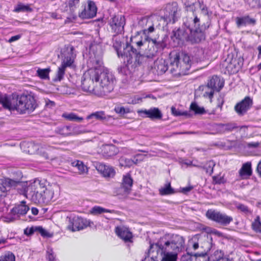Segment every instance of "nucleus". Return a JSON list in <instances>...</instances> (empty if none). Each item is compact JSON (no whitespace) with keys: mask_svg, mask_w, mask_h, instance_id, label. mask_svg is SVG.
I'll return each mask as SVG.
<instances>
[{"mask_svg":"<svg viewBox=\"0 0 261 261\" xmlns=\"http://www.w3.org/2000/svg\"><path fill=\"white\" fill-rule=\"evenodd\" d=\"M37 106L36 100L31 95L14 93L7 95L0 93V108L11 113L16 111L19 114H29L33 112Z\"/></svg>","mask_w":261,"mask_h":261,"instance_id":"1","label":"nucleus"},{"mask_svg":"<svg viewBox=\"0 0 261 261\" xmlns=\"http://www.w3.org/2000/svg\"><path fill=\"white\" fill-rule=\"evenodd\" d=\"M210 247L207 236L196 234L189 240L186 248L187 253L182 255L180 261H196L197 257H203L206 260L207 252Z\"/></svg>","mask_w":261,"mask_h":261,"instance_id":"2","label":"nucleus"},{"mask_svg":"<svg viewBox=\"0 0 261 261\" xmlns=\"http://www.w3.org/2000/svg\"><path fill=\"white\" fill-rule=\"evenodd\" d=\"M199 22L197 16L194 18L187 17L183 19L182 29L180 30L183 40L197 43L204 39V35L199 28Z\"/></svg>","mask_w":261,"mask_h":261,"instance_id":"3","label":"nucleus"},{"mask_svg":"<svg viewBox=\"0 0 261 261\" xmlns=\"http://www.w3.org/2000/svg\"><path fill=\"white\" fill-rule=\"evenodd\" d=\"M96 71V83L99 86L95 87V94L103 96L111 93L114 89L116 83L114 75L107 70Z\"/></svg>","mask_w":261,"mask_h":261,"instance_id":"4","label":"nucleus"},{"mask_svg":"<svg viewBox=\"0 0 261 261\" xmlns=\"http://www.w3.org/2000/svg\"><path fill=\"white\" fill-rule=\"evenodd\" d=\"M61 56L62 62L60 66L58 67L56 76L53 79L55 82L63 80L66 68L71 66L73 64L76 56L74 53V48L72 46L66 47L63 50Z\"/></svg>","mask_w":261,"mask_h":261,"instance_id":"5","label":"nucleus"},{"mask_svg":"<svg viewBox=\"0 0 261 261\" xmlns=\"http://www.w3.org/2000/svg\"><path fill=\"white\" fill-rule=\"evenodd\" d=\"M41 182L39 179H36L26 187L24 195L35 203L44 204L41 190Z\"/></svg>","mask_w":261,"mask_h":261,"instance_id":"6","label":"nucleus"},{"mask_svg":"<svg viewBox=\"0 0 261 261\" xmlns=\"http://www.w3.org/2000/svg\"><path fill=\"white\" fill-rule=\"evenodd\" d=\"M149 40H146L144 39V40L142 39L137 41H134L133 40H131L133 44H135L137 48H135L133 45L129 44L128 43H126L125 47L123 48V56H124V57L126 58V61L128 63H134L136 64H140L141 62L140 59L138 61H136L135 58H132L133 56H132V53L133 51L135 53L140 52L144 53L143 47L146 46Z\"/></svg>","mask_w":261,"mask_h":261,"instance_id":"7","label":"nucleus"},{"mask_svg":"<svg viewBox=\"0 0 261 261\" xmlns=\"http://www.w3.org/2000/svg\"><path fill=\"white\" fill-rule=\"evenodd\" d=\"M97 7L91 0L82 1L81 8L79 9L78 16L82 19H90L96 15Z\"/></svg>","mask_w":261,"mask_h":261,"instance_id":"8","label":"nucleus"},{"mask_svg":"<svg viewBox=\"0 0 261 261\" xmlns=\"http://www.w3.org/2000/svg\"><path fill=\"white\" fill-rule=\"evenodd\" d=\"M172 244L175 245L173 242H170L169 241L166 242L163 241V239L160 240L155 246L161 250L162 253H164V256L163 257L162 261H176L177 259V254L166 252V251L169 250L168 248H169L170 245ZM142 261H156L153 257H146Z\"/></svg>","mask_w":261,"mask_h":261,"instance_id":"9","label":"nucleus"},{"mask_svg":"<svg viewBox=\"0 0 261 261\" xmlns=\"http://www.w3.org/2000/svg\"><path fill=\"white\" fill-rule=\"evenodd\" d=\"M178 4L173 2L168 4L164 9V15L161 16L160 21L163 20L167 24L168 23H174L178 20Z\"/></svg>","mask_w":261,"mask_h":261,"instance_id":"10","label":"nucleus"},{"mask_svg":"<svg viewBox=\"0 0 261 261\" xmlns=\"http://www.w3.org/2000/svg\"><path fill=\"white\" fill-rule=\"evenodd\" d=\"M206 216L208 219L223 226L228 225L233 221L231 216L213 210H208L206 213Z\"/></svg>","mask_w":261,"mask_h":261,"instance_id":"11","label":"nucleus"},{"mask_svg":"<svg viewBox=\"0 0 261 261\" xmlns=\"http://www.w3.org/2000/svg\"><path fill=\"white\" fill-rule=\"evenodd\" d=\"M96 71L88 70L83 75L82 80V87L85 91L93 92L95 93L94 82L96 83Z\"/></svg>","mask_w":261,"mask_h":261,"instance_id":"12","label":"nucleus"},{"mask_svg":"<svg viewBox=\"0 0 261 261\" xmlns=\"http://www.w3.org/2000/svg\"><path fill=\"white\" fill-rule=\"evenodd\" d=\"M90 221L82 217H74L72 218H69V225L67 226L68 229L72 231H75L83 229L88 226H90Z\"/></svg>","mask_w":261,"mask_h":261,"instance_id":"13","label":"nucleus"},{"mask_svg":"<svg viewBox=\"0 0 261 261\" xmlns=\"http://www.w3.org/2000/svg\"><path fill=\"white\" fill-rule=\"evenodd\" d=\"M109 24L113 32L116 34H122L125 24V19L123 15H115L110 20Z\"/></svg>","mask_w":261,"mask_h":261,"instance_id":"14","label":"nucleus"},{"mask_svg":"<svg viewBox=\"0 0 261 261\" xmlns=\"http://www.w3.org/2000/svg\"><path fill=\"white\" fill-rule=\"evenodd\" d=\"M147 43L148 48L144 51V53H141L140 52H137V53L135 51L134 53V52L133 51L132 53V56H133L132 58H135L136 61H138L143 57H146L147 58H152L154 57L158 53L156 49L154 48V46L153 45L150 40H149Z\"/></svg>","mask_w":261,"mask_h":261,"instance_id":"15","label":"nucleus"},{"mask_svg":"<svg viewBox=\"0 0 261 261\" xmlns=\"http://www.w3.org/2000/svg\"><path fill=\"white\" fill-rule=\"evenodd\" d=\"M169 57L171 67L170 72L173 75L178 76L179 75V72H177L179 63V51L175 50L172 51L169 54Z\"/></svg>","mask_w":261,"mask_h":261,"instance_id":"16","label":"nucleus"},{"mask_svg":"<svg viewBox=\"0 0 261 261\" xmlns=\"http://www.w3.org/2000/svg\"><path fill=\"white\" fill-rule=\"evenodd\" d=\"M133 184V180L129 174L123 175L122 181L119 188V194L128 195L131 190Z\"/></svg>","mask_w":261,"mask_h":261,"instance_id":"17","label":"nucleus"},{"mask_svg":"<svg viewBox=\"0 0 261 261\" xmlns=\"http://www.w3.org/2000/svg\"><path fill=\"white\" fill-rule=\"evenodd\" d=\"M252 100L247 96L234 107V110L239 115H244L252 106Z\"/></svg>","mask_w":261,"mask_h":261,"instance_id":"18","label":"nucleus"},{"mask_svg":"<svg viewBox=\"0 0 261 261\" xmlns=\"http://www.w3.org/2000/svg\"><path fill=\"white\" fill-rule=\"evenodd\" d=\"M138 113L143 117H148L152 120L160 119L162 117L161 111L157 108H151L149 110L138 111Z\"/></svg>","mask_w":261,"mask_h":261,"instance_id":"19","label":"nucleus"},{"mask_svg":"<svg viewBox=\"0 0 261 261\" xmlns=\"http://www.w3.org/2000/svg\"><path fill=\"white\" fill-rule=\"evenodd\" d=\"M77 127H72L69 125H63L59 126L55 129V133L63 136L74 135L81 134L83 132L77 129Z\"/></svg>","mask_w":261,"mask_h":261,"instance_id":"20","label":"nucleus"},{"mask_svg":"<svg viewBox=\"0 0 261 261\" xmlns=\"http://www.w3.org/2000/svg\"><path fill=\"white\" fill-rule=\"evenodd\" d=\"M239 126L235 123H218L215 125V129L217 134H223L231 132L238 128Z\"/></svg>","mask_w":261,"mask_h":261,"instance_id":"21","label":"nucleus"},{"mask_svg":"<svg viewBox=\"0 0 261 261\" xmlns=\"http://www.w3.org/2000/svg\"><path fill=\"white\" fill-rule=\"evenodd\" d=\"M89 70H106L102 66V61L100 57L90 56L87 62Z\"/></svg>","mask_w":261,"mask_h":261,"instance_id":"22","label":"nucleus"},{"mask_svg":"<svg viewBox=\"0 0 261 261\" xmlns=\"http://www.w3.org/2000/svg\"><path fill=\"white\" fill-rule=\"evenodd\" d=\"M96 168L105 177L112 178L115 174V170L112 167L107 166L101 163H97Z\"/></svg>","mask_w":261,"mask_h":261,"instance_id":"23","label":"nucleus"},{"mask_svg":"<svg viewBox=\"0 0 261 261\" xmlns=\"http://www.w3.org/2000/svg\"><path fill=\"white\" fill-rule=\"evenodd\" d=\"M16 182L10 178L0 179V198L6 195L10 187L15 186Z\"/></svg>","mask_w":261,"mask_h":261,"instance_id":"24","label":"nucleus"},{"mask_svg":"<svg viewBox=\"0 0 261 261\" xmlns=\"http://www.w3.org/2000/svg\"><path fill=\"white\" fill-rule=\"evenodd\" d=\"M112 39L113 47L116 50L118 56L119 57H124V56L122 55L123 54V51H121L120 50V48L121 46L122 43L124 39L122 34H116L115 35H114Z\"/></svg>","mask_w":261,"mask_h":261,"instance_id":"25","label":"nucleus"},{"mask_svg":"<svg viewBox=\"0 0 261 261\" xmlns=\"http://www.w3.org/2000/svg\"><path fill=\"white\" fill-rule=\"evenodd\" d=\"M115 232L120 238L125 242H130L132 238V233L126 227H117L115 228Z\"/></svg>","mask_w":261,"mask_h":261,"instance_id":"26","label":"nucleus"},{"mask_svg":"<svg viewBox=\"0 0 261 261\" xmlns=\"http://www.w3.org/2000/svg\"><path fill=\"white\" fill-rule=\"evenodd\" d=\"M41 190H40L43 196L44 204H48L53 199L54 192L50 188H46L44 183L41 182Z\"/></svg>","mask_w":261,"mask_h":261,"instance_id":"27","label":"nucleus"},{"mask_svg":"<svg viewBox=\"0 0 261 261\" xmlns=\"http://www.w3.org/2000/svg\"><path fill=\"white\" fill-rule=\"evenodd\" d=\"M223 82L217 75H214L207 83V87L212 90L219 91L223 87Z\"/></svg>","mask_w":261,"mask_h":261,"instance_id":"28","label":"nucleus"},{"mask_svg":"<svg viewBox=\"0 0 261 261\" xmlns=\"http://www.w3.org/2000/svg\"><path fill=\"white\" fill-rule=\"evenodd\" d=\"M192 61L190 57L187 54H182V63H180V69L183 75L188 74L191 66Z\"/></svg>","mask_w":261,"mask_h":261,"instance_id":"29","label":"nucleus"},{"mask_svg":"<svg viewBox=\"0 0 261 261\" xmlns=\"http://www.w3.org/2000/svg\"><path fill=\"white\" fill-rule=\"evenodd\" d=\"M111 118V116L107 115L103 111H97L93 112L87 116V120L95 119L97 120L104 121L108 120Z\"/></svg>","mask_w":261,"mask_h":261,"instance_id":"30","label":"nucleus"},{"mask_svg":"<svg viewBox=\"0 0 261 261\" xmlns=\"http://www.w3.org/2000/svg\"><path fill=\"white\" fill-rule=\"evenodd\" d=\"M256 23V20L254 18H250L249 15L236 18V24L238 27L248 24L254 25Z\"/></svg>","mask_w":261,"mask_h":261,"instance_id":"31","label":"nucleus"},{"mask_svg":"<svg viewBox=\"0 0 261 261\" xmlns=\"http://www.w3.org/2000/svg\"><path fill=\"white\" fill-rule=\"evenodd\" d=\"M122 58H124V63L118 67V71L119 73H121L123 75H130L131 73V71L129 68L130 65L133 64V65H132V66H133L139 65V64L137 63L135 64L134 63H129L127 62L126 57Z\"/></svg>","mask_w":261,"mask_h":261,"instance_id":"32","label":"nucleus"},{"mask_svg":"<svg viewBox=\"0 0 261 261\" xmlns=\"http://www.w3.org/2000/svg\"><path fill=\"white\" fill-rule=\"evenodd\" d=\"M22 203L13 207L11 212L14 214L18 215H24L27 214L29 210V207L25 204L24 201H22Z\"/></svg>","mask_w":261,"mask_h":261,"instance_id":"33","label":"nucleus"},{"mask_svg":"<svg viewBox=\"0 0 261 261\" xmlns=\"http://www.w3.org/2000/svg\"><path fill=\"white\" fill-rule=\"evenodd\" d=\"M159 191L162 196L172 195L175 193L174 189L171 187L170 182H166L159 189Z\"/></svg>","mask_w":261,"mask_h":261,"instance_id":"34","label":"nucleus"},{"mask_svg":"<svg viewBox=\"0 0 261 261\" xmlns=\"http://www.w3.org/2000/svg\"><path fill=\"white\" fill-rule=\"evenodd\" d=\"M239 174L243 178L245 176H250L252 174L251 163L247 162L244 164L239 171Z\"/></svg>","mask_w":261,"mask_h":261,"instance_id":"35","label":"nucleus"},{"mask_svg":"<svg viewBox=\"0 0 261 261\" xmlns=\"http://www.w3.org/2000/svg\"><path fill=\"white\" fill-rule=\"evenodd\" d=\"M81 2L80 0H69L68 5L69 10L73 17H76L75 12L81 6Z\"/></svg>","mask_w":261,"mask_h":261,"instance_id":"36","label":"nucleus"},{"mask_svg":"<svg viewBox=\"0 0 261 261\" xmlns=\"http://www.w3.org/2000/svg\"><path fill=\"white\" fill-rule=\"evenodd\" d=\"M155 64V68L156 69L158 74H162L168 70V65L164 60L159 61Z\"/></svg>","mask_w":261,"mask_h":261,"instance_id":"37","label":"nucleus"},{"mask_svg":"<svg viewBox=\"0 0 261 261\" xmlns=\"http://www.w3.org/2000/svg\"><path fill=\"white\" fill-rule=\"evenodd\" d=\"M22 145L27 147L28 150H26L25 151L31 154L37 153L40 148L38 145L35 144L33 142L23 143Z\"/></svg>","mask_w":261,"mask_h":261,"instance_id":"38","label":"nucleus"},{"mask_svg":"<svg viewBox=\"0 0 261 261\" xmlns=\"http://www.w3.org/2000/svg\"><path fill=\"white\" fill-rule=\"evenodd\" d=\"M171 44L173 47H178L179 45V28L172 31L171 36Z\"/></svg>","mask_w":261,"mask_h":261,"instance_id":"39","label":"nucleus"},{"mask_svg":"<svg viewBox=\"0 0 261 261\" xmlns=\"http://www.w3.org/2000/svg\"><path fill=\"white\" fill-rule=\"evenodd\" d=\"M90 212L91 214L93 215H97L103 213H112L114 212V210L106 209L99 206H94L91 209Z\"/></svg>","mask_w":261,"mask_h":261,"instance_id":"40","label":"nucleus"},{"mask_svg":"<svg viewBox=\"0 0 261 261\" xmlns=\"http://www.w3.org/2000/svg\"><path fill=\"white\" fill-rule=\"evenodd\" d=\"M50 71V68L49 67L45 69L38 68L36 71V75L41 79H48Z\"/></svg>","mask_w":261,"mask_h":261,"instance_id":"41","label":"nucleus"},{"mask_svg":"<svg viewBox=\"0 0 261 261\" xmlns=\"http://www.w3.org/2000/svg\"><path fill=\"white\" fill-rule=\"evenodd\" d=\"M156 49L157 52L162 50L166 47V43L163 40H157L156 39H151L150 40Z\"/></svg>","mask_w":261,"mask_h":261,"instance_id":"42","label":"nucleus"},{"mask_svg":"<svg viewBox=\"0 0 261 261\" xmlns=\"http://www.w3.org/2000/svg\"><path fill=\"white\" fill-rule=\"evenodd\" d=\"M63 117L65 118L66 119L75 121V122H81L83 120V117H79L77 116L76 114L71 113L69 114L64 113L62 115Z\"/></svg>","mask_w":261,"mask_h":261,"instance_id":"43","label":"nucleus"},{"mask_svg":"<svg viewBox=\"0 0 261 261\" xmlns=\"http://www.w3.org/2000/svg\"><path fill=\"white\" fill-rule=\"evenodd\" d=\"M215 166V162L212 161H209L206 162L205 165L203 166H198L199 168H202L205 170V171L207 173L209 174L210 175H211L213 173V168L214 166Z\"/></svg>","mask_w":261,"mask_h":261,"instance_id":"44","label":"nucleus"},{"mask_svg":"<svg viewBox=\"0 0 261 261\" xmlns=\"http://www.w3.org/2000/svg\"><path fill=\"white\" fill-rule=\"evenodd\" d=\"M190 109L196 114H203L205 111L203 107H200L196 102H192L190 106Z\"/></svg>","mask_w":261,"mask_h":261,"instance_id":"45","label":"nucleus"},{"mask_svg":"<svg viewBox=\"0 0 261 261\" xmlns=\"http://www.w3.org/2000/svg\"><path fill=\"white\" fill-rule=\"evenodd\" d=\"M0 261H15V256L12 252L8 251L0 256Z\"/></svg>","mask_w":261,"mask_h":261,"instance_id":"46","label":"nucleus"},{"mask_svg":"<svg viewBox=\"0 0 261 261\" xmlns=\"http://www.w3.org/2000/svg\"><path fill=\"white\" fill-rule=\"evenodd\" d=\"M134 160L122 157L119 160V165L121 167H129L134 164Z\"/></svg>","mask_w":261,"mask_h":261,"instance_id":"47","label":"nucleus"},{"mask_svg":"<svg viewBox=\"0 0 261 261\" xmlns=\"http://www.w3.org/2000/svg\"><path fill=\"white\" fill-rule=\"evenodd\" d=\"M252 229L256 232H261V222L259 216H257L252 224Z\"/></svg>","mask_w":261,"mask_h":261,"instance_id":"48","label":"nucleus"},{"mask_svg":"<svg viewBox=\"0 0 261 261\" xmlns=\"http://www.w3.org/2000/svg\"><path fill=\"white\" fill-rule=\"evenodd\" d=\"M154 31V28L153 25L149 26L147 29H144L143 31V34L144 35L145 39L146 40H150L152 38L149 36L150 33L153 32Z\"/></svg>","mask_w":261,"mask_h":261,"instance_id":"49","label":"nucleus"},{"mask_svg":"<svg viewBox=\"0 0 261 261\" xmlns=\"http://www.w3.org/2000/svg\"><path fill=\"white\" fill-rule=\"evenodd\" d=\"M32 9L28 5H24L23 4H18L17 7L15 8V11L16 12H27L31 11Z\"/></svg>","mask_w":261,"mask_h":261,"instance_id":"50","label":"nucleus"},{"mask_svg":"<svg viewBox=\"0 0 261 261\" xmlns=\"http://www.w3.org/2000/svg\"><path fill=\"white\" fill-rule=\"evenodd\" d=\"M182 2L185 6V7L187 8V11H189V9L190 11H193V6L194 4L196 3V0H182Z\"/></svg>","mask_w":261,"mask_h":261,"instance_id":"51","label":"nucleus"},{"mask_svg":"<svg viewBox=\"0 0 261 261\" xmlns=\"http://www.w3.org/2000/svg\"><path fill=\"white\" fill-rule=\"evenodd\" d=\"M37 153L39 154L41 156L44 157L45 159L53 160V159H55L56 158V157H54V156L49 157L48 156V154L47 152L45 151L44 148H43V147L39 148V150H38V151Z\"/></svg>","mask_w":261,"mask_h":261,"instance_id":"52","label":"nucleus"},{"mask_svg":"<svg viewBox=\"0 0 261 261\" xmlns=\"http://www.w3.org/2000/svg\"><path fill=\"white\" fill-rule=\"evenodd\" d=\"M75 166H76L81 174L85 173L88 172L87 167L84 165L82 162L77 161Z\"/></svg>","mask_w":261,"mask_h":261,"instance_id":"53","label":"nucleus"},{"mask_svg":"<svg viewBox=\"0 0 261 261\" xmlns=\"http://www.w3.org/2000/svg\"><path fill=\"white\" fill-rule=\"evenodd\" d=\"M47 259L48 261H56L55 255H54L52 248H48L47 250Z\"/></svg>","mask_w":261,"mask_h":261,"instance_id":"54","label":"nucleus"},{"mask_svg":"<svg viewBox=\"0 0 261 261\" xmlns=\"http://www.w3.org/2000/svg\"><path fill=\"white\" fill-rule=\"evenodd\" d=\"M236 207L239 210L242 212H243L245 214H248L250 213V211L249 210V208L246 205L242 204V203H239L236 205Z\"/></svg>","mask_w":261,"mask_h":261,"instance_id":"55","label":"nucleus"},{"mask_svg":"<svg viewBox=\"0 0 261 261\" xmlns=\"http://www.w3.org/2000/svg\"><path fill=\"white\" fill-rule=\"evenodd\" d=\"M35 229L36 230V231L39 232L41 235L44 237H50L48 232L41 226L35 227Z\"/></svg>","mask_w":261,"mask_h":261,"instance_id":"56","label":"nucleus"},{"mask_svg":"<svg viewBox=\"0 0 261 261\" xmlns=\"http://www.w3.org/2000/svg\"><path fill=\"white\" fill-rule=\"evenodd\" d=\"M199 8L201 10V13L204 15H208V8L206 5L203 3H199Z\"/></svg>","mask_w":261,"mask_h":261,"instance_id":"57","label":"nucleus"},{"mask_svg":"<svg viewBox=\"0 0 261 261\" xmlns=\"http://www.w3.org/2000/svg\"><path fill=\"white\" fill-rule=\"evenodd\" d=\"M213 181L215 184H221L225 182V180L223 177L221 176H214L213 177Z\"/></svg>","mask_w":261,"mask_h":261,"instance_id":"58","label":"nucleus"},{"mask_svg":"<svg viewBox=\"0 0 261 261\" xmlns=\"http://www.w3.org/2000/svg\"><path fill=\"white\" fill-rule=\"evenodd\" d=\"M35 231H36L35 227H32L31 228H27L24 230V233L27 236H31L33 234Z\"/></svg>","mask_w":261,"mask_h":261,"instance_id":"59","label":"nucleus"},{"mask_svg":"<svg viewBox=\"0 0 261 261\" xmlns=\"http://www.w3.org/2000/svg\"><path fill=\"white\" fill-rule=\"evenodd\" d=\"M193 189V187L192 186H189L188 187L182 188L180 189V192L187 194L190 191H191Z\"/></svg>","mask_w":261,"mask_h":261,"instance_id":"60","label":"nucleus"},{"mask_svg":"<svg viewBox=\"0 0 261 261\" xmlns=\"http://www.w3.org/2000/svg\"><path fill=\"white\" fill-rule=\"evenodd\" d=\"M260 145V143L259 142H250V143H247L246 144V146L248 148H255L259 146Z\"/></svg>","mask_w":261,"mask_h":261,"instance_id":"61","label":"nucleus"},{"mask_svg":"<svg viewBox=\"0 0 261 261\" xmlns=\"http://www.w3.org/2000/svg\"><path fill=\"white\" fill-rule=\"evenodd\" d=\"M115 111L118 113V114H123L124 113H125V109L124 107H116L115 108Z\"/></svg>","mask_w":261,"mask_h":261,"instance_id":"62","label":"nucleus"},{"mask_svg":"<svg viewBox=\"0 0 261 261\" xmlns=\"http://www.w3.org/2000/svg\"><path fill=\"white\" fill-rule=\"evenodd\" d=\"M213 261H231V260L227 257L219 256L218 257H215Z\"/></svg>","mask_w":261,"mask_h":261,"instance_id":"63","label":"nucleus"},{"mask_svg":"<svg viewBox=\"0 0 261 261\" xmlns=\"http://www.w3.org/2000/svg\"><path fill=\"white\" fill-rule=\"evenodd\" d=\"M20 37H21V36L20 35H17L12 36L9 39V42H12L15 41H16V40H18L19 39H20Z\"/></svg>","mask_w":261,"mask_h":261,"instance_id":"64","label":"nucleus"}]
</instances>
